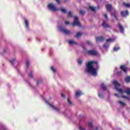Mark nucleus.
<instances>
[{"instance_id": "nucleus-1", "label": "nucleus", "mask_w": 130, "mask_h": 130, "mask_svg": "<svg viewBox=\"0 0 130 130\" xmlns=\"http://www.w3.org/2000/svg\"><path fill=\"white\" fill-rule=\"evenodd\" d=\"M99 64L97 61H89L86 63V68L84 70L87 74H90L93 77H96L98 74Z\"/></svg>"}, {"instance_id": "nucleus-2", "label": "nucleus", "mask_w": 130, "mask_h": 130, "mask_svg": "<svg viewBox=\"0 0 130 130\" xmlns=\"http://www.w3.org/2000/svg\"><path fill=\"white\" fill-rule=\"evenodd\" d=\"M112 83L115 86V90L119 93L118 94L115 93L114 94V96L117 98H124L125 99L129 100V98L125 95V94H126V95H130V89L127 88L125 90L121 89V88H120V84H119L116 80L113 81Z\"/></svg>"}, {"instance_id": "nucleus-3", "label": "nucleus", "mask_w": 130, "mask_h": 130, "mask_svg": "<svg viewBox=\"0 0 130 130\" xmlns=\"http://www.w3.org/2000/svg\"><path fill=\"white\" fill-rule=\"evenodd\" d=\"M48 9H49V10H50V11H52V12H57V11H58L57 8L55 7V5L51 3L48 4Z\"/></svg>"}, {"instance_id": "nucleus-4", "label": "nucleus", "mask_w": 130, "mask_h": 130, "mask_svg": "<svg viewBox=\"0 0 130 130\" xmlns=\"http://www.w3.org/2000/svg\"><path fill=\"white\" fill-rule=\"evenodd\" d=\"M58 29L60 31V32H62V33L66 34V35H69L71 34V31L66 29V28H63L61 26H58Z\"/></svg>"}, {"instance_id": "nucleus-5", "label": "nucleus", "mask_w": 130, "mask_h": 130, "mask_svg": "<svg viewBox=\"0 0 130 130\" xmlns=\"http://www.w3.org/2000/svg\"><path fill=\"white\" fill-rule=\"evenodd\" d=\"M72 26H78L80 27L81 26V23L79 21V18L77 16H74V22L72 23Z\"/></svg>"}, {"instance_id": "nucleus-6", "label": "nucleus", "mask_w": 130, "mask_h": 130, "mask_svg": "<svg viewBox=\"0 0 130 130\" xmlns=\"http://www.w3.org/2000/svg\"><path fill=\"white\" fill-rule=\"evenodd\" d=\"M46 103L48 104V105H49L50 107H51V108H52V109H53L56 111H59V110H60L59 108H57V107H55L53 106L52 104L49 103V102H48V101H46Z\"/></svg>"}, {"instance_id": "nucleus-7", "label": "nucleus", "mask_w": 130, "mask_h": 130, "mask_svg": "<svg viewBox=\"0 0 130 130\" xmlns=\"http://www.w3.org/2000/svg\"><path fill=\"white\" fill-rule=\"evenodd\" d=\"M87 53L90 55H97L98 54V52L95 50L87 51Z\"/></svg>"}, {"instance_id": "nucleus-8", "label": "nucleus", "mask_w": 130, "mask_h": 130, "mask_svg": "<svg viewBox=\"0 0 130 130\" xmlns=\"http://www.w3.org/2000/svg\"><path fill=\"white\" fill-rule=\"evenodd\" d=\"M120 69L122 71H123L124 73H127V68H126V66L124 65H122L120 66Z\"/></svg>"}, {"instance_id": "nucleus-9", "label": "nucleus", "mask_w": 130, "mask_h": 130, "mask_svg": "<svg viewBox=\"0 0 130 130\" xmlns=\"http://www.w3.org/2000/svg\"><path fill=\"white\" fill-rule=\"evenodd\" d=\"M83 95V92L80 90H77L75 92V96L77 98L80 97V96Z\"/></svg>"}, {"instance_id": "nucleus-10", "label": "nucleus", "mask_w": 130, "mask_h": 130, "mask_svg": "<svg viewBox=\"0 0 130 130\" xmlns=\"http://www.w3.org/2000/svg\"><path fill=\"white\" fill-rule=\"evenodd\" d=\"M121 15L122 17H126V16H128V12L127 11H123L121 12Z\"/></svg>"}, {"instance_id": "nucleus-11", "label": "nucleus", "mask_w": 130, "mask_h": 130, "mask_svg": "<svg viewBox=\"0 0 130 130\" xmlns=\"http://www.w3.org/2000/svg\"><path fill=\"white\" fill-rule=\"evenodd\" d=\"M118 27L121 33H122V34H123V33H124V28H123L122 25H121V24H120V23H118Z\"/></svg>"}, {"instance_id": "nucleus-12", "label": "nucleus", "mask_w": 130, "mask_h": 130, "mask_svg": "<svg viewBox=\"0 0 130 130\" xmlns=\"http://www.w3.org/2000/svg\"><path fill=\"white\" fill-rule=\"evenodd\" d=\"M102 26L103 27H104V28H109V27H110V25H109V24H108V23H107L105 21H103V23H102Z\"/></svg>"}, {"instance_id": "nucleus-13", "label": "nucleus", "mask_w": 130, "mask_h": 130, "mask_svg": "<svg viewBox=\"0 0 130 130\" xmlns=\"http://www.w3.org/2000/svg\"><path fill=\"white\" fill-rule=\"evenodd\" d=\"M98 96L100 98H103L104 95L103 94V92L102 90H100L98 93Z\"/></svg>"}, {"instance_id": "nucleus-14", "label": "nucleus", "mask_w": 130, "mask_h": 130, "mask_svg": "<svg viewBox=\"0 0 130 130\" xmlns=\"http://www.w3.org/2000/svg\"><path fill=\"white\" fill-rule=\"evenodd\" d=\"M68 42L70 45H75V44H77V43L75 41L72 40H69Z\"/></svg>"}, {"instance_id": "nucleus-15", "label": "nucleus", "mask_w": 130, "mask_h": 130, "mask_svg": "<svg viewBox=\"0 0 130 130\" xmlns=\"http://www.w3.org/2000/svg\"><path fill=\"white\" fill-rule=\"evenodd\" d=\"M118 103L120 105V106H121V107H124V106H125V103L122 102V101H119L118 102Z\"/></svg>"}, {"instance_id": "nucleus-16", "label": "nucleus", "mask_w": 130, "mask_h": 130, "mask_svg": "<svg viewBox=\"0 0 130 130\" xmlns=\"http://www.w3.org/2000/svg\"><path fill=\"white\" fill-rule=\"evenodd\" d=\"M116 11L115 10H114V13H112L111 16L112 17H113V18H115L116 20H117V16H116Z\"/></svg>"}, {"instance_id": "nucleus-17", "label": "nucleus", "mask_w": 130, "mask_h": 130, "mask_svg": "<svg viewBox=\"0 0 130 130\" xmlns=\"http://www.w3.org/2000/svg\"><path fill=\"white\" fill-rule=\"evenodd\" d=\"M106 8H107V11H109H109H111L112 6H111V5H110V4H107L106 5Z\"/></svg>"}, {"instance_id": "nucleus-18", "label": "nucleus", "mask_w": 130, "mask_h": 130, "mask_svg": "<svg viewBox=\"0 0 130 130\" xmlns=\"http://www.w3.org/2000/svg\"><path fill=\"white\" fill-rule=\"evenodd\" d=\"M96 41H103L104 40V38L103 37H98L96 38Z\"/></svg>"}, {"instance_id": "nucleus-19", "label": "nucleus", "mask_w": 130, "mask_h": 130, "mask_svg": "<svg viewBox=\"0 0 130 130\" xmlns=\"http://www.w3.org/2000/svg\"><path fill=\"white\" fill-rule=\"evenodd\" d=\"M24 22L26 28H29V20L28 19H25Z\"/></svg>"}, {"instance_id": "nucleus-20", "label": "nucleus", "mask_w": 130, "mask_h": 130, "mask_svg": "<svg viewBox=\"0 0 130 130\" xmlns=\"http://www.w3.org/2000/svg\"><path fill=\"white\" fill-rule=\"evenodd\" d=\"M77 62H78V64H79V66H82V64H83V59L79 58L77 60Z\"/></svg>"}, {"instance_id": "nucleus-21", "label": "nucleus", "mask_w": 130, "mask_h": 130, "mask_svg": "<svg viewBox=\"0 0 130 130\" xmlns=\"http://www.w3.org/2000/svg\"><path fill=\"white\" fill-rule=\"evenodd\" d=\"M10 62L11 64H13L14 63H15V62H17V59H16V58H14L10 60Z\"/></svg>"}, {"instance_id": "nucleus-22", "label": "nucleus", "mask_w": 130, "mask_h": 130, "mask_svg": "<svg viewBox=\"0 0 130 130\" xmlns=\"http://www.w3.org/2000/svg\"><path fill=\"white\" fill-rule=\"evenodd\" d=\"M82 32H78L77 33L76 35L75 36V37H76V38H79L80 37H81V36H82Z\"/></svg>"}, {"instance_id": "nucleus-23", "label": "nucleus", "mask_w": 130, "mask_h": 130, "mask_svg": "<svg viewBox=\"0 0 130 130\" xmlns=\"http://www.w3.org/2000/svg\"><path fill=\"white\" fill-rule=\"evenodd\" d=\"M125 82H126L127 83H129V82H130V77H129V76H127V77L125 78Z\"/></svg>"}, {"instance_id": "nucleus-24", "label": "nucleus", "mask_w": 130, "mask_h": 130, "mask_svg": "<svg viewBox=\"0 0 130 130\" xmlns=\"http://www.w3.org/2000/svg\"><path fill=\"white\" fill-rule=\"evenodd\" d=\"M123 5L126 8H130V3H124Z\"/></svg>"}, {"instance_id": "nucleus-25", "label": "nucleus", "mask_w": 130, "mask_h": 130, "mask_svg": "<svg viewBox=\"0 0 130 130\" xmlns=\"http://www.w3.org/2000/svg\"><path fill=\"white\" fill-rule=\"evenodd\" d=\"M51 70L53 72V73H56V69L54 68L53 67H51Z\"/></svg>"}, {"instance_id": "nucleus-26", "label": "nucleus", "mask_w": 130, "mask_h": 130, "mask_svg": "<svg viewBox=\"0 0 130 130\" xmlns=\"http://www.w3.org/2000/svg\"><path fill=\"white\" fill-rule=\"evenodd\" d=\"M101 88L103 90H106V86L103 83L101 84Z\"/></svg>"}, {"instance_id": "nucleus-27", "label": "nucleus", "mask_w": 130, "mask_h": 130, "mask_svg": "<svg viewBox=\"0 0 130 130\" xmlns=\"http://www.w3.org/2000/svg\"><path fill=\"white\" fill-rule=\"evenodd\" d=\"M89 8H90L91 11H92V12H94L95 10H96V8L93 6H89Z\"/></svg>"}, {"instance_id": "nucleus-28", "label": "nucleus", "mask_w": 130, "mask_h": 130, "mask_svg": "<svg viewBox=\"0 0 130 130\" xmlns=\"http://www.w3.org/2000/svg\"><path fill=\"white\" fill-rule=\"evenodd\" d=\"M114 40H115V39H108V40H107V42H113V41H114Z\"/></svg>"}, {"instance_id": "nucleus-29", "label": "nucleus", "mask_w": 130, "mask_h": 130, "mask_svg": "<svg viewBox=\"0 0 130 130\" xmlns=\"http://www.w3.org/2000/svg\"><path fill=\"white\" fill-rule=\"evenodd\" d=\"M30 64V61L29 60H26V67L28 68Z\"/></svg>"}, {"instance_id": "nucleus-30", "label": "nucleus", "mask_w": 130, "mask_h": 130, "mask_svg": "<svg viewBox=\"0 0 130 130\" xmlns=\"http://www.w3.org/2000/svg\"><path fill=\"white\" fill-rule=\"evenodd\" d=\"M68 17H73V13H72V12L69 11L68 12Z\"/></svg>"}, {"instance_id": "nucleus-31", "label": "nucleus", "mask_w": 130, "mask_h": 130, "mask_svg": "<svg viewBox=\"0 0 130 130\" xmlns=\"http://www.w3.org/2000/svg\"><path fill=\"white\" fill-rule=\"evenodd\" d=\"M113 50L114 51H117V50H119V47H114Z\"/></svg>"}, {"instance_id": "nucleus-32", "label": "nucleus", "mask_w": 130, "mask_h": 130, "mask_svg": "<svg viewBox=\"0 0 130 130\" xmlns=\"http://www.w3.org/2000/svg\"><path fill=\"white\" fill-rule=\"evenodd\" d=\"M103 46L105 48H107L108 47H109V44L106 43V44H104Z\"/></svg>"}, {"instance_id": "nucleus-33", "label": "nucleus", "mask_w": 130, "mask_h": 130, "mask_svg": "<svg viewBox=\"0 0 130 130\" xmlns=\"http://www.w3.org/2000/svg\"><path fill=\"white\" fill-rule=\"evenodd\" d=\"M61 11L62 13H64V14H67V10L65 9H62Z\"/></svg>"}, {"instance_id": "nucleus-34", "label": "nucleus", "mask_w": 130, "mask_h": 130, "mask_svg": "<svg viewBox=\"0 0 130 130\" xmlns=\"http://www.w3.org/2000/svg\"><path fill=\"white\" fill-rule=\"evenodd\" d=\"M68 102L69 104H70V105H73V103L72 102V101H71V100L68 99Z\"/></svg>"}, {"instance_id": "nucleus-35", "label": "nucleus", "mask_w": 130, "mask_h": 130, "mask_svg": "<svg viewBox=\"0 0 130 130\" xmlns=\"http://www.w3.org/2000/svg\"><path fill=\"white\" fill-rule=\"evenodd\" d=\"M85 11L84 10H81L80 12V14H81V15H85Z\"/></svg>"}, {"instance_id": "nucleus-36", "label": "nucleus", "mask_w": 130, "mask_h": 130, "mask_svg": "<svg viewBox=\"0 0 130 130\" xmlns=\"http://www.w3.org/2000/svg\"><path fill=\"white\" fill-rule=\"evenodd\" d=\"M28 77H29V78H32V77H33V74H32V73H29V74H28Z\"/></svg>"}, {"instance_id": "nucleus-37", "label": "nucleus", "mask_w": 130, "mask_h": 130, "mask_svg": "<svg viewBox=\"0 0 130 130\" xmlns=\"http://www.w3.org/2000/svg\"><path fill=\"white\" fill-rule=\"evenodd\" d=\"M104 16L105 18H106V20H107V19H108V16H107V14H105L104 15Z\"/></svg>"}, {"instance_id": "nucleus-38", "label": "nucleus", "mask_w": 130, "mask_h": 130, "mask_svg": "<svg viewBox=\"0 0 130 130\" xmlns=\"http://www.w3.org/2000/svg\"><path fill=\"white\" fill-rule=\"evenodd\" d=\"M61 96L63 98H66V95H64V94H63V93H61Z\"/></svg>"}, {"instance_id": "nucleus-39", "label": "nucleus", "mask_w": 130, "mask_h": 130, "mask_svg": "<svg viewBox=\"0 0 130 130\" xmlns=\"http://www.w3.org/2000/svg\"><path fill=\"white\" fill-rule=\"evenodd\" d=\"M89 125V126H92V125H93V122L92 121L90 122Z\"/></svg>"}, {"instance_id": "nucleus-40", "label": "nucleus", "mask_w": 130, "mask_h": 130, "mask_svg": "<svg viewBox=\"0 0 130 130\" xmlns=\"http://www.w3.org/2000/svg\"><path fill=\"white\" fill-rule=\"evenodd\" d=\"M117 74L119 75V76H120V75H121V72H118Z\"/></svg>"}, {"instance_id": "nucleus-41", "label": "nucleus", "mask_w": 130, "mask_h": 130, "mask_svg": "<svg viewBox=\"0 0 130 130\" xmlns=\"http://www.w3.org/2000/svg\"><path fill=\"white\" fill-rule=\"evenodd\" d=\"M58 4H60V1L59 0H56Z\"/></svg>"}, {"instance_id": "nucleus-42", "label": "nucleus", "mask_w": 130, "mask_h": 130, "mask_svg": "<svg viewBox=\"0 0 130 130\" xmlns=\"http://www.w3.org/2000/svg\"><path fill=\"white\" fill-rule=\"evenodd\" d=\"M65 24H66V25H68V24H69V21H65Z\"/></svg>"}, {"instance_id": "nucleus-43", "label": "nucleus", "mask_w": 130, "mask_h": 130, "mask_svg": "<svg viewBox=\"0 0 130 130\" xmlns=\"http://www.w3.org/2000/svg\"><path fill=\"white\" fill-rule=\"evenodd\" d=\"M87 43H88V44H91V42L90 41H87Z\"/></svg>"}, {"instance_id": "nucleus-44", "label": "nucleus", "mask_w": 130, "mask_h": 130, "mask_svg": "<svg viewBox=\"0 0 130 130\" xmlns=\"http://www.w3.org/2000/svg\"><path fill=\"white\" fill-rule=\"evenodd\" d=\"M115 71H117V68H116L115 69Z\"/></svg>"}, {"instance_id": "nucleus-45", "label": "nucleus", "mask_w": 130, "mask_h": 130, "mask_svg": "<svg viewBox=\"0 0 130 130\" xmlns=\"http://www.w3.org/2000/svg\"><path fill=\"white\" fill-rule=\"evenodd\" d=\"M38 84H39V81L38 82Z\"/></svg>"}, {"instance_id": "nucleus-46", "label": "nucleus", "mask_w": 130, "mask_h": 130, "mask_svg": "<svg viewBox=\"0 0 130 130\" xmlns=\"http://www.w3.org/2000/svg\"><path fill=\"white\" fill-rule=\"evenodd\" d=\"M96 130L98 129V127H96Z\"/></svg>"}]
</instances>
